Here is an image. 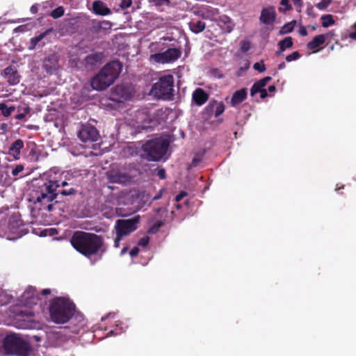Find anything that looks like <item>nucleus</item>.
Masks as SVG:
<instances>
[{"mask_svg": "<svg viewBox=\"0 0 356 356\" xmlns=\"http://www.w3.org/2000/svg\"><path fill=\"white\" fill-rule=\"evenodd\" d=\"M59 187L60 184L55 178L44 176L42 184L39 186V195L35 201V207L39 211L48 212H55L56 210L64 211L66 207L62 197L75 196L77 191L72 187L57 191Z\"/></svg>", "mask_w": 356, "mask_h": 356, "instance_id": "f257e3e1", "label": "nucleus"}, {"mask_svg": "<svg viewBox=\"0 0 356 356\" xmlns=\"http://www.w3.org/2000/svg\"><path fill=\"white\" fill-rule=\"evenodd\" d=\"M70 243L74 249L90 259L92 265L102 259L105 252L103 237L94 233L75 231L70 238Z\"/></svg>", "mask_w": 356, "mask_h": 356, "instance_id": "f03ea898", "label": "nucleus"}, {"mask_svg": "<svg viewBox=\"0 0 356 356\" xmlns=\"http://www.w3.org/2000/svg\"><path fill=\"white\" fill-rule=\"evenodd\" d=\"M75 306L69 299L63 297L55 298L49 307L50 316L56 323H67L72 317Z\"/></svg>", "mask_w": 356, "mask_h": 356, "instance_id": "7ed1b4c3", "label": "nucleus"}, {"mask_svg": "<svg viewBox=\"0 0 356 356\" xmlns=\"http://www.w3.org/2000/svg\"><path fill=\"white\" fill-rule=\"evenodd\" d=\"M3 346L5 352L10 355L30 356L32 352L31 344L17 334L7 335L3 339Z\"/></svg>", "mask_w": 356, "mask_h": 356, "instance_id": "20e7f679", "label": "nucleus"}, {"mask_svg": "<svg viewBox=\"0 0 356 356\" xmlns=\"http://www.w3.org/2000/svg\"><path fill=\"white\" fill-rule=\"evenodd\" d=\"M170 143L166 139L155 138L147 140L143 146L144 156L147 161H160L166 154Z\"/></svg>", "mask_w": 356, "mask_h": 356, "instance_id": "39448f33", "label": "nucleus"}, {"mask_svg": "<svg viewBox=\"0 0 356 356\" xmlns=\"http://www.w3.org/2000/svg\"><path fill=\"white\" fill-rule=\"evenodd\" d=\"M174 77L172 74L161 76L154 83L151 89V93L157 99L172 100L174 97Z\"/></svg>", "mask_w": 356, "mask_h": 356, "instance_id": "423d86ee", "label": "nucleus"}, {"mask_svg": "<svg viewBox=\"0 0 356 356\" xmlns=\"http://www.w3.org/2000/svg\"><path fill=\"white\" fill-rule=\"evenodd\" d=\"M139 221V216H136L129 219L118 220L115 225L116 234H119L122 236L130 234L137 229Z\"/></svg>", "mask_w": 356, "mask_h": 356, "instance_id": "0eeeda50", "label": "nucleus"}, {"mask_svg": "<svg viewBox=\"0 0 356 356\" xmlns=\"http://www.w3.org/2000/svg\"><path fill=\"white\" fill-rule=\"evenodd\" d=\"M181 51L178 48H169L162 53H156L150 55V61L156 63H170L176 61L181 57Z\"/></svg>", "mask_w": 356, "mask_h": 356, "instance_id": "6e6552de", "label": "nucleus"}, {"mask_svg": "<svg viewBox=\"0 0 356 356\" xmlns=\"http://www.w3.org/2000/svg\"><path fill=\"white\" fill-rule=\"evenodd\" d=\"M17 327L21 329H31L34 327V314L29 309L19 311L15 315Z\"/></svg>", "mask_w": 356, "mask_h": 356, "instance_id": "1a4fd4ad", "label": "nucleus"}, {"mask_svg": "<svg viewBox=\"0 0 356 356\" xmlns=\"http://www.w3.org/2000/svg\"><path fill=\"white\" fill-rule=\"evenodd\" d=\"M108 183L127 184L131 181V176L118 168H111L106 172Z\"/></svg>", "mask_w": 356, "mask_h": 356, "instance_id": "9d476101", "label": "nucleus"}, {"mask_svg": "<svg viewBox=\"0 0 356 356\" xmlns=\"http://www.w3.org/2000/svg\"><path fill=\"white\" fill-rule=\"evenodd\" d=\"M113 83L111 81L110 77L106 74L104 67L91 80V86L92 88L99 91L106 89Z\"/></svg>", "mask_w": 356, "mask_h": 356, "instance_id": "9b49d317", "label": "nucleus"}, {"mask_svg": "<svg viewBox=\"0 0 356 356\" xmlns=\"http://www.w3.org/2000/svg\"><path fill=\"white\" fill-rule=\"evenodd\" d=\"M79 138L84 143L95 142L99 134L97 129L91 125H83L78 134Z\"/></svg>", "mask_w": 356, "mask_h": 356, "instance_id": "f8f14e48", "label": "nucleus"}, {"mask_svg": "<svg viewBox=\"0 0 356 356\" xmlns=\"http://www.w3.org/2000/svg\"><path fill=\"white\" fill-rule=\"evenodd\" d=\"M106 74L110 77L111 81L114 83L118 79L122 70V64L119 60H113L104 66Z\"/></svg>", "mask_w": 356, "mask_h": 356, "instance_id": "ddd939ff", "label": "nucleus"}, {"mask_svg": "<svg viewBox=\"0 0 356 356\" xmlns=\"http://www.w3.org/2000/svg\"><path fill=\"white\" fill-rule=\"evenodd\" d=\"M22 302L29 307H32L37 304L40 300L39 295L37 293L35 288L29 286L22 295Z\"/></svg>", "mask_w": 356, "mask_h": 356, "instance_id": "4468645a", "label": "nucleus"}, {"mask_svg": "<svg viewBox=\"0 0 356 356\" xmlns=\"http://www.w3.org/2000/svg\"><path fill=\"white\" fill-rule=\"evenodd\" d=\"M1 74L6 79L9 85L15 86L20 81L21 76L14 65H9L6 67Z\"/></svg>", "mask_w": 356, "mask_h": 356, "instance_id": "2eb2a0df", "label": "nucleus"}, {"mask_svg": "<svg viewBox=\"0 0 356 356\" xmlns=\"http://www.w3.org/2000/svg\"><path fill=\"white\" fill-rule=\"evenodd\" d=\"M334 35L332 31H330L327 34H320L316 35L309 42L307 43V47L308 49L312 51L313 53H316L319 51L320 47L322 46L326 39Z\"/></svg>", "mask_w": 356, "mask_h": 356, "instance_id": "dca6fc26", "label": "nucleus"}, {"mask_svg": "<svg viewBox=\"0 0 356 356\" xmlns=\"http://www.w3.org/2000/svg\"><path fill=\"white\" fill-rule=\"evenodd\" d=\"M59 56L56 54H49L43 60L42 67L49 74L54 72L58 67Z\"/></svg>", "mask_w": 356, "mask_h": 356, "instance_id": "f3484780", "label": "nucleus"}, {"mask_svg": "<svg viewBox=\"0 0 356 356\" xmlns=\"http://www.w3.org/2000/svg\"><path fill=\"white\" fill-rule=\"evenodd\" d=\"M113 95L125 100L130 99L133 96L132 88L126 83L118 84L113 89Z\"/></svg>", "mask_w": 356, "mask_h": 356, "instance_id": "a211bd4d", "label": "nucleus"}, {"mask_svg": "<svg viewBox=\"0 0 356 356\" xmlns=\"http://www.w3.org/2000/svg\"><path fill=\"white\" fill-rule=\"evenodd\" d=\"M276 13L273 7H268L262 9L259 19L266 25L273 24L275 20Z\"/></svg>", "mask_w": 356, "mask_h": 356, "instance_id": "6ab92c4d", "label": "nucleus"}, {"mask_svg": "<svg viewBox=\"0 0 356 356\" xmlns=\"http://www.w3.org/2000/svg\"><path fill=\"white\" fill-rule=\"evenodd\" d=\"M205 110L209 115L214 114L217 118L224 112L225 105L221 102L213 101L206 106Z\"/></svg>", "mask_w": 356, "mask_h": 356, "instance_id": "aec40b11", "label": "nucleus"}, {"mask_svg": "<svg viewBox=\"0 0 356 356\" xmlns=\"http://www.w3.org/2000/svg\"><path fill=\"white\" fill-rule=\"evenodd\" d=\"M104 55L102 52H95L88 55L85 58L86 66L92 69L102 63Z\"/></svg>", "mask_w": 356, "mask_h": 356, "instance_id": "412c9836", "label": "nucleus"}, {"mask_svg": "<svg viewBox=\"0 0 356 356\" xmlns=\"http://www.w3.org/2000/svg\"><path fill=\"white\" fill-rule=\"evenodd\" d=\"M24 148V141L22 139H17L14 141L8 149V154L15 160L20 159L21 150Z\"/></svg>", "mask_w": 356, "mask_h": 356, "instance_id": "4be33fe9", "label": "nucleus"}, {"mask_svg": "<svg viewBox=\"0 0 356 356\" xmlns=\"http://www.w3.org/2000/svg\"><path fill=\"white\" fill-rule=\"evenodd\" d=\"M92 9L95 14L106 16L111 13V10L108 8L106 3L102 1L96 0L92 3Z\"/></svg>", "mask_w": 356, "mask_h": 356, "instance_id": "5701e85b", "label": "nucleus"}, {"mask_svg": "<svg viewBox=\"0 0 356 356\" xmlns=\"http://www.w3.org/2000/svg\"><path fill=\"white\" fill-rule=\"evenodd\" d=\"M193 101L197 106L203 105L209 99V95L202 88H197L193 93Z\"/></svg>", "mask_w": 356, "mask_h": 356, "instance_id": "b1692460", "label": "nucleus"}, {"mask_svg": "<svg viewBox=\"0 0 356 356\" xmlns=\"http://www.w3.org/2000/svg\"><path fill=\"white\" fill-rule=\"evenodd\" d=\"M245 100V88L236 90L232 95L230 101L231 106L238 107Z\"/></svg>", "mask_w": 356, "mask_h": 356, "instance_id": "393cba45", "label": "nucleus"}, {"mask_svg": "<svg viewBox=\"0 0 356 356\" xmlns=\"http://www.w3.org/2000/svg\"><path fill=\"white\" fill-rule=\"evenodd\" d=\"M190 30L194 33L202 32L206 27V24L201 20L193 19L188 23Z\"/></svg>", "mask_w": 356, "mask_h": 356, "instance_id": "a878e982", "label": "nucleus"}, {"mask_svg": "<svg viewBox=\"0 0 356 356\" xmlns=\"http://www.w3.org/2000/svg\"><path fill=\"white\" fill-rule=\"evenodd\" d=\"M51 31V29H48L46 31L40 33V35L35 36V37H33L32 38L30 39V42H29V46L28 47V49L29 50H33L35 49L36 45L47 35H48L50 32Z\"/></svg>", "mask_w": 356, "mask_h": 356, "instance_id": "bb28decb", "label": "nucleus"}, {"mask_svg": "<svg viewBox=\"0 0 356 356\" xmlns=\"http://www.w3.org/2000/svg\"><path fill=\"white\" fill-rule=\"evenodd\" d=\"M15 110V107L14 106H8L6 103L1 102L0 103V111L1 114L4 117H9L11 115L12 113Z\"/></svg>", "mask_w": 356, "mask_h": 356, "instance_id": "cd10ccee", "label": "nucleus"}, {"mask_svg": "<svg viewBox=\"0 0 356 356\" xmlns=\"http://www.w3.org/2000/svg\"><path fill=\"white\" fill-rule=\"evenodd\" d=\"M293 45V38L291 36L286 37L278 42L280 49H283L284 51L286 49L292 47Z\"/></svg>", "mask_w": 356, "mask_h": 356, "instance_id": "c85d7f7f", "label": "nucleus"}, {"mask_svg": "<svg viewBox=\"0 0 356 356\" xmlns=\"http://www.w3.org/2000/svg\"><path fill=\"white\" fill-rule=\"evenodd\" d=\"M322 26L327 28L334 24V20L331 15H325L321 17Z\"/></svg>", "mask_w": 356, "mask_h": 356, "instance_id": "c756f323", "label": "nucleus"}, {"mask_svg": "<svg viewBox=\"0 0 356 356\" xmlns=\"http://www.w3.org/2000/svg\"><path fill=\"white\" fill-rule=\"evenodd\" d=\"M163 225L164 221L158 220L148 229L147 233L149 234H154L157 233L159 229Z\"/></svg>", "mask_w": 356, "mask_h": 356, "instance_id": "7c9ffc66", "label": "nucleus"}, {"mask_svg": "<svg viewBox=\"0 0 356 356\" xmlns=\"http://www.w3.org/2000/svg\"><path fill=\"white\" fill-rule=\"evenodd\" d=\"M64 8L62 6H58L51 12L50 16L54 19H58L64 15Z\"/></svg>", "mask_w": 356, "mask_h": 356, "instance_id": "2f4dec72", "label": "nucleus"}, {"mask_svg": "<svg viewBox=\"0 0 356 356\" xmlns=\"http://www.w3.org/2000/svg\"><path fill=\"white\" fill-rule=\"evenodd\" d=\"M294 28V24L293 22L285 24L280 29V33L281 35L291 33Z\"/></svg>", "mask_w": 356, "mask_h": 356, "instance_id": "473e14b6", "label": "nucleus"}, {"mask_svg": "<svg viewBox=\"0 0 356 356\" xmlns=\"http://www.w3.org/2000/svg\"><path fill=\"white\" fill-rule=\"evenodd\" d=\"M280 5L284 7L283 10L282 8H280L279 10L280 12H286L292 9L289 0H281Z\"/></svg>", "mask_w": 356, "mask_h": 356, "instance_id": "72a5a7b5", "label": "nucleus"}, {"mask_svg": "<svg viewBox=\"0 0 356 356\" xmlns=\"http://www.w3.org/2000/svg\"><path fill=\"white\" fill-rule=\"evenodd\" d=\"M300 54L298 51H293L292 54L286 56V60L287 62H291L300 58Z\"/></svg>", "mask_w": 356, "mask_h": 356, "instance_id": "f704fd0d", "label": "nucleus"}, {"mask_svg": "<svg viewBox=\"0 0 356 356\" xmlns=\"http://www.w3.org/2000/svg\"><path fill=\"white\" fill-rule=\"evenodd\" d=\"M253 68L254 70L258 71L259 72H264L266 70L264 61L255 63L253 65Z\"/></svg>", "mask_w": 356, "mask_h": 356, "instance_id": "c9c22d12", "label": "nucleus"}, {"mask_svg": "<svg viewBox=\"0 0 356 356\" xmlns=\"http://www.w3.org/2000/svg\"><path fill=\"white\" fill-rule=\"evenodd\" d=\"M331 0H322L319 3L316 4V7L319 10H324L328 7V6L330 4Z\"/></svg>", "mask_w": 356, "mask_h": 356, "instance_id": "e433bc0d", "label": "nucleus"}, {"mask_svg": "<svg viewBox=\"0 0 356 356\" xmlns=\"http://www.w3.org/2000/svg\"><path fill=\"white\" fill-rule=\"evenodd\" d=\"M262 89L257 83H254L250 90V95L254 97L256 94L259 93Z\"/></svg>", "mask_w": 356, "mask_h": 356, "instance_id": "4c0bfd02", "label": "nucleus"}, {"mask_svg": "<svg viewBox=\"0 0 356 356\" xmlns=\"http://www.w3.org/2000/svg\"><path fill=\"white\" fill-rule=\"evenodd\" d=\"M270 80V76H266L255 83H257L260 86V88H264Z\"/></svg>", "mask_w": 356, "mask_h": 356, "instance_id": "58836bf2", "label": "nucleus"}, {"mask_svg": "<svg viewBox=\"0 0 356 356\" xmlns=\"http://www.w3.org/2000/svg\"><path fill=\"white\" fill-rule=\"evenodd\" d=\"M152 2L156 6H169L170 5V0H152Z\"/></svg>", "mask_w": 356, "mask_h": 356, "instance_id": "ea45409f", "label": "nucleus"}, {"mask_svg": "<svg viewBox=\"0 0 356 356\" xmlns=\"http://www.w3.org/2000/svg\"><path fill=\"white\" fill-rule=\"evenodd\" d=\"M132 5V0H122L120 3V7L122 10L129 8Z\"/></svg>", "mask_w": 356, "mask_h": 356, "instance_id": "a19ab883", "label": "nucleus"}, {"mask_svg": "<svg viewBox=\"0 0 356 356\" xmlns=\"http://www.w3.org/2000/svg\"><path fill=\"white\" fill-rule=\"evenodd\" d=\"M24 166L22 165H16L12 170V175L13 176H17L20 172L24 170Z\"/></svg>", "mask_w": 356, "mask_h": 356, "instance_id": "79ce46f5", "label": "nucleus"}, {"mask_svg": "<svg viewBox=\"0 0 356 356\" xmlns=\"http://www.w3.org/2000/svg\"><path fill=\"white\" fill-rule=\"evenodd\" d=\"M31 145H32V147H31V149L30 150L29 156H32L33 157H34L35 160H38V155L37 154L36 145H35V143H33L31 144Z\"/></svg>", "mask_w": 356, "mask_h": 356, "instance_id": "37998d69", "label": "nucleus"}, {"mask_svg": "<svg viewBox=\"0 0 356 356\" xmlns=\"http://www.w3.org/2000/svg\"><path fill=\"white\" fill-rule=\"evenodd\" d=\"M149 238L148 236H144L139 240L138 244L140 246L146 247L149 244Z\"/></svg>", "mask_w": 356, "mask_h": 356, "instance_id": "c03bdc74", "label": "nucleus"}, {"mask_svg": "<svg viewBox=\"0 0 356 356\" xmlns=\"http://www.w3.org/2000/svg\"><path fill=\"white\" fill-rule=\"evenodd\" d=\"M156 175L161 179H165L166 177V173H165V170L164 168H161L159 169L157 172H156Z\"/></svg>", "mask_w": 356, "mask_h": 356, "instance_id": "a18cd8bd", "label": "nucleus"}, {"mask_svg": "<svg viewBox=\"0 0 356 356\" xmlns=\"http://www.w3.org/2000/svg\"><path fill=\"white\" fill-rule=\"evenodd\" d=\"M122 238H123L122 236H121L119 234H116V238L114 241V247L115 248H118L120 246V243L121 240L122 239Z\"/></svg>", "mask_w": 356, "mask_h": 356, "instance_id": "49530a36", "label": "nucleus"}, {"mask_svg": "<svg viewBox=\"0 0 356 356\" xmlns=\"http://www.w3.org/2000/svg\"><path fill=\"white\" fill-rule=\"evenodd\" d=\"M187 195V193L185 191H181L175 197L176 202L181 201L184 197Z\"/></svg>", "mask_w": 356, "mask_h": 356, "instance_id": "de8ad7c7", "label": "nucleus"}, {"mask_svg": "<svg viewBox=\"0 0 356 356\" xmlns=\"http://www.w3.org/2000/svg\"><path fill=\"white\" fill-rule=\"evenodd\" d=\"M298 32L299 34L302 36H306L308 34L306 27L304 26H300Z\"/></svg>", "mask_w": 356, "mask_h": 356, "instance_id": "09e8293b", "label": "nucleus"}, {"mask_svg": "<svg viewBox=\"0 0 356 356\" xmlns=\"http://www.w3.org/2000/svg\"><path fill=\"white\" fill-rule=\"evenodd\" d=\"M138 252H139V249H138V248H137V247H134V248H133L131 250V251H130L129 254H130V256H131V257H136V256H137V255L138 254Z\"/></svg>", "mask_w": 356, "mask_h": 356, "instance_id": "8fccbe9b", "label": "nucleus"}, {"mask_svg": "<svg viewBox=\"0 0 356 356\" xmlns=\"http://www.w3.org/2000/svg\"><path fill=\"white\" fill-rule=\"evenodd\" d=\"M293 5L297 8H301L302 6V0H292Z\"/></svg>", "mask_w": 356, "mask_h": 356, "instance_id": "3c124183", "label": "nucleus"}, {"mask_svg": "<svg viewBox=\"0 0 356 356\" xmlns=\"http://www.w3.org/2000/svg\"><path fill=\"white\" fill-rule=\"evenodd\" d=\"M261 99H264L268 96L267 90L262 89V90L259 92Z\"/></svg>", "mask_w": 356, "mask_h": 356, "instance_id": "603ef678", "label": "nucleus"}, {"mask_svg": "<svg viewBox=\"0 0 356 356\" xmlns=\"http://www.w3.org/2000/svg\"><path fill=\"white\" fill-rule=\"evenodd\" d=\"M162 195H163V189L160 190L159 193L152 198V200L155 201V200H158L161 199L162 197Z\"/></svg>", "mask_w": 356, "mask_h": 356, "instance_id": "864d4df0", "label": "nucleus"}, {"mask_svg": "<svg viewBox=\"0 0 356 356\" xmlns=\"http://www.w3.org/2000/svg\"><path fill=\"white\" fill-rule=\"evenodd\" d=\"M31 13L36 14L38 11V6L37 5H33L30 9Z\"/></svg>", "mask_w": 356, "mask_h": 356, "instance_id": "5fc2aeb1", "label": "nucleus"}, {"mask_svg": "<svg viewBox=\"0 0 356 356\" xmlns=\"http://www.w3.org/2000/svg\"><path fill=\"white\" fill-rule=\"evenodd\" d=\"M354 28L355 29V31L350 33L349 38L353 40H356V24L354 25Z\"/></svg>", "mask_w": 356, "mask_h": 356, "instance_id": "6e6d98bb", "label": "nucleus"}, {"mask_svg": "<svg viewBox=\"0 0 356 356\" xmlns=\"http://www.w3.org/2000/svg\"><path fill=\"white\" fill-rule=\"evenodd\" d=\"M276 90V88L275 86L272 85V86H270L268 88V90H267V92H269L270 93H273L275 92Z\"/></svg>", "mask_w": 356, "mask_h": 356, "instance_id": "4d7b16f0", "label": "nucleus"}, {"mask_svg": "<svg viewBox=\"0 0 356 356\" xmlns=\"http://www.w3.org/2000/svg\"><path fill=\"white\" fill-rule=\"evenodd\" d=\"M51 293V290L49 289H44L41 291V294L43 296H47Z\"/></svg>", "mask_w": 356, "mask_h": 356, "instance_id": "13d9d810", "label": "nucleus"}, {"mask_svg": "<svg viewBox=\"0 0 356 356\" xmlns=\"http://www.w3.org/2000/svg\"><path fill=\"white\" fill-rule=\"evenodd\" d=\"M25 116H26V113H19L15 116V118L17 120H21L24 119L25 118Z\"/></svg>", "mask_w": 356, "mask_h": 356, "instance_id": "bf43d9fd", "label": "nucleus"}, {"mask_svg": "<svg viewBox=\"0 0 356 356\" xmlns=\"http://www.w3.org/2000/svg\"><path fill=\"white\" fill-rule=\"evenodd\" d=\"M284 51V50L283 49H280V48H279V49H278V50H277V51H275V55H276L277 56H280V55H282V53H283Z\"/></svg>", "mask_w": 356, "mask_h": 356, "instance_id": "052dcab7", "label": "nucleus"}, {"mask_svg": "<svg viewBox=\"0 0 356 356\" xmlns=\"http://www.w3.org/2000/svg\"><path fill=\"white\" fill-rule=\"evenodd\" d=\"M241 50L245 51V40L240 42Z\"/></svg>", "mask_w": 356, "mask_h": 356, "instance_id": "680f3d73", "label": "nucleus"}, {"mask_svg": "<svg viewBox=\"0 0 356 356\" xmlns=\"http://www.w3.org/2000/svg\"><path fill=\"white\" fill-rule=\"evenodd\" d=\"M243 70H244V68L243 67H241L238 69L237 74H236L237 76H241L243 74Z\"/></svg>", "mask_w": 356, "mask_h": 356, "instance_id": "e2e57ef3", "label": "nucleus"}, {"mask_svg": "<svg viewBox=\"0 0 356 356\" xmlns=\"http://www.w3.org/2000/svg\"><path fill=\"white\" fill-rule=\"evenodd\" d=\"M285 67H286V64H285V63H284V62H282V63H280V64L278 65L277 68H278V70H282V69L285 68Z\"/></svg>", "mask_w": 356, "mask_h": 356, "instance_id": "0e129e2a", "label": "nucleus"}, {"mask_svg": "<svg viewBox=\"0 0 356 356\" xmlns=\"http://www.w3.org/2000/svg\"><path fill=\"white\" fill-rule=\"evenodd\" d=\"M68 186H69L68 183L65 181H62V183L60 184V186H62L63 188L67 187Z\"/></svg>", "mask_w": 356, "mask_h": 356, "instance_id": "69168bd1", "label": "nucleus"}, {"mask_svg": "<svg viewBox=\"0 0 356 356\" xmlns=\"http://www.w3.org/2000/svg\"><path fill=\"white\" fill-rule=\"evenodd\" d=\"M250 44L248 42L246 41V47H245V49H246V51H248L249 48H250Z\"/></svg>", "mask_w": 356, "mask_h": 356, "instance_id": "338daca9", "label": "nucleus"}, {"mask_svg": "<svg viewBox=\"0 0 356 356\" xmlns=\"http://www.w3.org/2000/svg\"><path fill=\"white\" fill-rule=\"evenodd\" d=\"M343 187H344V186H343V185H342V186H340V187H338V186H337V188H336V189H335V190H336V191H339V190H340V189H341V188H343Z\"/></svg>", "mask_w": 356, "mask_h": 356, "instance_id": "774afa93", "label": "nucleus"}]
</instances>
